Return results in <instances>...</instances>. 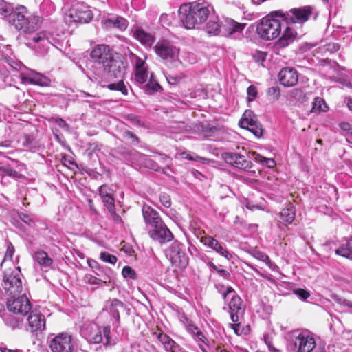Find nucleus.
<instances>
[{"label": "nucleus", "instance_id": "obj_1", "mask_svg": "<svg viewBox=\"0 0 352 352\" xmlns=\"http://www.w3.org/2000/svg\"><path fill=\"white\" fill-rule=\"evenodd\" d=\"M94 63L93 73L96 81H109L123 76L124 69L122 63L114 58L109 46L96 45L90 52Z\"/></svg>", "mask_w": 352, "mask_h": 352}, {"label": "nucleus", "instance_id": "obj_2", "mask_svg": "<svg viewBox=\"0 0 352 352\" xmlns=\"http://www.w3.org/2000/svg\"><path fill=\"white\" fill-rule=\"evenodd\" d=\"M213 11V8L205 0H197L182 4L179 9V16L185 28L192 29L206 22Z\"/></svg>", "mask_w": 352, "mask_h": 352}, {"label": "nucleus", "instance_id": "obj_3", "mask_svg": "<svg viewBox=\"0 0 352 352\" xmlns=\"http://www.w3.org/2000/svg\"><path fill=\"white\" fill-rule=\"evenodd\" d=\"M43 23V18L40 16L30 13L27 8L19 6L14 8L11 14L10 23L23 33L30 34L36 31Z\"/></svg>", "mask_w": 352, "mask_h": 352}, {"label": "nucleus", "instance_id": "obj_4", "mask_svg": "<svg viewBox=\"0 0 352 352\" xmlns=\"http://www.w3.org/2000/svg\"><path fill=\"white\" fill-rule=\"evenodd\" d=\"M281 10L274 11L263 17L257 25L256 32L264 40H273L280 35L283 26Z\"/></svg>", "mask_w": 352, "mask_h": 352}, {"label": "nucleus", "instance_id": "obj_5", "mask_svg": "<svg viewBox=\"0 0 352 352\" xmlns=\"http://www.w3.org/2000/svg\"><path fill=\"white\" fill-rule=\"evenodd\" d=\"M21 276L20 267L6 270L2 278V288L13 297L21 294L23 289Z\"/></svg>", "mask_w": 352, "mask_h": 352}, {"label": "nucleus", "instance_id": "obj_6", "mask_svg": "<svg viewBox=\"0 0 352 352\" xmlns=\"http://www.w3.org/2000/svg\"><path fill=\"white\" fill-rule=\"evenodd\" d=\"M225 302L228 305V311L230 313L232 322H239V318L245 311L243 300L232 287H227L222 294Z\"/></svg>", "mask_w": 352, "mask_h": 352}, {"label": "nucleus", "instance_id": "obj_7", "mask_svg": "<svg viewBox=\"0 0 352 352\" xmlns=\"http://www.w3.org/2000/svg\"><path fill=\"white\" fill-rule=\"evenodd\" d=\"M294 345L297 352H311L317 351L316 339L314 334L308 330L294 332Z\"/></svg>", "mask_w": 352, "mask_h": 352}, {"label": "nucleus", "instance_id": "obj_8", "mask_svg": "<svg viewBox=\"0 0 352 352\" xmlns=\"http://www.w3.org/2000/svg\"><path fill=\"white\" fill-rule=\"evenodd\" d=\"M166 256L175 266L184 268L188 263V258L185 253V245L178 241H175L165 250Z\"/></svg>", "mask_w": 352, "mask_h": 352}, {"label": "nucleus", "instance_id": "obj_9", "mask_svg": "<svg viewBox=\"0 0 352 352\" xmlns=\"http://www.w3.org/2000/svg\"><path fill=\"white\" fill-rule=\"evenodd\" d=\"M314 8L311 6H305L299 8H292L286 12L281 11L280 16L283 17L284 21L292 24H303L307 21L313 13Z\"/></svg>", "mask_w": 352, "mask_h": 352}, {"label": "nucleus", "instance_id": "obj_10", "mask_svg": "<svg viewBox=\"0 0 352 352\" xmlns=\"http://www.w3.org/2000/svg\"><path fill=\"white\" fill-rule=\"evenodd\" d=\"M52 352H74V340L68 333H60L54 337L49 344Z\"/></svg>", "mask_w": 352, "mask_h": 352}, {"label": "nucleus", "instance_id": "obj_11", "mask_svg": "<svg viewBox=\"0 0 352 352\" xmlns=\"http://www.w3.org/2000/svg\"><path fill=\"white\" fill-rule=\"evenodd\" d=\"M241 128L248 129L256 137H261L263 129L261 123L258 121L256 115L251 110H246L242 118L239 121Z\"/></svg>", "mask_w": 352, "mask_h": 352}, {"label": "nucleus", "instance_id": "obj_12", "mask_svg": "<svg viewBox=\"0 0 352 352\" xmlns=\"http://www.w3.org/2000/svg\"><path fill=\"white\" fill-rule=\"evenodd\" d=\"M15 296H11L7 301L8 309L14 314H20L21 316H26L31 310V303L28 298L22 295L17 298Z\"/></svg>", "mask_w": 352, "mask_h": 352}, {"label": "nucleus", "instance_id": "obj_13", "mask_svg": "<svg viewBox=\"0 0 352 352\" xmlns=\"http://www.w3.org/2000/svg\"><path fill=\"white\" fill-rule=\"evenodd\" d=\"M157 56L168 61H174L178 58L179 49L168 41H159L154 47Z\"/></svg>", "mask_w": 352, "mask_h": 352}, {"label": "nucleus", "instance_id": "obj_14", "mask_svg": "<svg viewBox=\"0 0 352 352\" xmlns=\"http://www.w3.org/2000/svg\"><path fill=\"white\" fill-rule=\"evenodd\" d=\"M221 157L226 163L235 168L242 170H249L252 168L250 160L243 155L232 152H225L222 153Z\"/></svg>", "mask_w": 352, "mask_h": 352}, {"label": "nucleus", "instance_id": "obj_15", "mask_svg": "<svg viewBox=\"0 0 352 352\" xmlns=\"http://www.w3.org/2000/svg\"><path fill=\"white\" fill-rule=\"evenodd\" d=\"M152 335L161 343L166 352H186L172 338L165 333L162 329H157Z\"/></svg>", "mask_w": 352, "mask_h": 352}, {"label": "nucleus", "instance_id": "obj_16", "mask_svg": "<svg viewBox=\"0 0 352 352\" xmlns=\"http://www.w3.org/2000/svg\"><path fill=\"white\" fill-rule=\"evenodd\" d=\"M70 18L76 23H87L93 17L89 7L83 3H76L70 10Z\"/></svg>", "mask_w": 352, "mask_h": 352}, {"label": "nucleus", "instance_id": "obj_17", "mask_svg": "<svg viewBox=\"0 0 352 352\" xmlns=\"http://www.w3.org/2000/svg\"><path fill=\"white\" fill-rule=\"evenodd\" d=\"M283 25L282 35L276 41V45L279 47H287L296 40L298 34L293 26L294 24L283 21Z\"/></svg>", "mask_w": 352, "mask_h": 352}, {"label": "nucleus", "instance_id": "obj_18", "mask_svg": "<svg viewBox=\"0 0 352 352\" xmlns=\"http://www.w3.org/2000/svg\"><path fill=\"white\" fill-rule=\"evenodd\" d=\"M200 242L228 260L232 258V254L226 250V247L214 237L204 235L201 237Z\"/></svg>", "mask_w": 352, "mask_h": 352}, {"label": "nucleus", "instance_id": "obj_19", "mask_svg": "<svg viewBox=\"0 0 352 352\" xmlns=\"http://www.w3.org/2000/svg\"><path fill=\"white\" fill-rule=\"evenodd\" d=\"M27 321L28 323L27 330L32 333L42 331L45 329V318L40 312L30 310Z\"/></svg>", "mask_w": 352, "mask_h": 352}, {"label": "nucleus", "instance_id": "obj_20", "mask_svg": "<svg viewBox=\"0 0 352 352\" xmlns=\"http://www.w3.org/2000/svg\"><path fill=\"white\" fill-rule=\"evenodd\" d=\"M20 78L23 83L39 86H47L50 82L46 76L34 70H28L25 73H21Z\"/></svg>", "mask_w": 352, "mask_h": 352}, {"label": "nucleus", "instance_id": "obj_21", "mask_svg": "<svg viewBox=\"0 0 352 352\" xmlns=\"http://www.w3.org/2000/svg\"><path fill=\"white\" fill-rule=\"evenodd\" d=\"M280 83L285 87H293L298 81V73L292 67H284L278 75Z\"/></svg>", "mask_w": 352, "mask_h": 352}, {"label": "nucleus", "instance_id": "obj_22", "mask_svg": "<svg viewBox=\"0 0 352 352\" xmlns=\"http://www.w3.org/2000/svg\"><path fill=\"white\" fill-rule=\"evenodd\" d=\"M82 333L90 343L98 344L103 340L102 330L96 324H89L85 325L82 329Z\"/></svg>", "mask_w": 352, "mask_h": 352}, {"label": "nucleus", "instance_id": "obj_23", "mask_svg": "<svg viewBox=\"0 0 352 352\" xmlns=\"http://www.w3.org/2000/svg\"><path fill=\"white\" fill-rule=\"evenodd\" d=\"M148 234L152 239L160 243L169 242L173 239V234L164 223L150 230Z\"/></svg>", "mask_w": 352, "mask_h": 352}, {"label": "nucleus", "instance_id": "obj_24", "mask_svg": "<svg viewBox=\"0 0 352 352\" xmlns=\"http://www.w3.org/2000/svg\"><path fill=\"white\" fill-rule=\"evenodd\" d=\"M142 211L145 223L151 226L153 229L164 223L160 214L150 206L144 205Z\"/></svg>", "mask_w": 352, "mask_h": 352}, {"label": "nucleus", "instance_id": "obj_25", "mask_svg": "<svg viewBox=\"0 0 352 352\" xmlns=\"http://www.w3.org/2000/svg\"><path fill=\"white\" fill-rule=\"evenodd\" d=\"M245 25V23H238L231 18L226 17L221 21V36H227L241 32Z\"/></svg>", "mask_w": 352, "mask_h": 352}, {"label": "nucleus", "instance_id": "obj_26", "mask_svg": "<svg viewBox=\"0 0 352 352\" xmlns=\"http://www.w3.org/2000/svg\"><path fill=\"white\" fill-rule=\"evenodd\" d=\"M125 308L124 304L118 299L113 298L107 301L106 309L109 314L115 319L116 324H113L116 327L120 325V311L124 310Z\"/></svg>", "mask_w": 352, "mask_h": 352}, {"label": "nucleus", "instance_id": "obj_27", "mask_svg": "<svg viewBox=\"0 0 352 352\" xmlns=\"http://www.w3.org/2000/svg\"><path fill=\"white\" fill-rule=\"evenodd\" d=\"M135 67V80L139 85H144L146 82L148 77V68L145 61L140 57H136Z\"/></svg>", "mask_w": 352, "mask_h": 352}, {"label": "nucleus", "instance_id": "obj_28", "mask_svg": "<svg viewBox=\"0 0 352 352\" xmlns=\"http://www.w3.org/2000/svg\"><path fill=\"white\" fill-rule=\"evenodd\" d=\"M54 38L52 34L46 31H41L32 37V41L38 45V47H43V52L47 51L50 46L53 45Z\"/></svg>", "mask_w": 352, "mask_h": 352}, {"label": "nucleus", "instance_id": "obj_29", "mask_svg": "<svg viewBox=\"0 0 352 352\" xmlns=\"http://www.w3.org/2000/svg\"><path fill=\"white\" fill-rule=\"evenodd\" d=\"M34 260L38 263L42 270L45 272L52 269L53 259L50 257L47 253L43 250L36 251L34 256Z\"/></svg>", "mask_w": 352, "mask_h": 352}, {"label": "nucleus", "instance_id": "obj_30", "mask_svg": "<svg viewBox=\"0 0 352 352\" xmlns=\"http://www.w3.org/2000/svg\"><path fill=\"white\" fill-rule=\"evenodd\" d=\"M133 37L146 47H151L155 42V36L140 27H137L133 33Z\"/></svg>", "mask_w": 352, "mask_h": 352}, {"label": "nucleus", "instance_id": "obj_31", "mask_svg": "<svg viewBox=\"0 0 352 352\" xmlns=\"http://www.w3.org/2000/svg\"><path fill=\"white\" fill-rule=\"evenodd\" d=\"M103 25L107 29L118 28L121 31L125 30L128 27V21L122 16H116L107 19Z\"/></svg>", "mask_w": 352, "mask_h": 352}, {"label": "nucleus", "instance_id": "obj_32", "mask_svg": "<svg viewBox=\"0 0 352 352\" xmlns=\"http://www.w3.org/2000/svg\"><path fill=\"white\" fill-rule=\"evenodd\" d=\"M99 195L107 208L115 206V199L113 197V190L107 185H102L99 188Z\"/></svg>", "mask_w": 352, "mask_h": 352}, {"label": "nucleus", "instance_id": "obj_33", "mask_svg": "<svg viewBox=\"0 0 352 352\" xmlns=\"http://www.w3.org/2000/svg\"><path fill=\"white\" fill-rule=\"evenodd\" d=\"M181 320L184 324L186 330L193 336L195 338L204 342V340L206 339L204 335L192 320H189L186 316H182Z\"/></svg>", "mask_w": 352, "mask_h": 352}, {"label": "nucleus", "instance_id": "obj_34", "mask_svg": "<svg viewBox=\"0 0 352 352\" xmlns=\"http://www.w3.org/2000/svg\"><path fill=\"white\" fill-rule=\"evenodd\" d=\"M142 89L146 94L152 95L162 91V87L156 79L153 72L149 74V80L147 83L142 85Z\"/></svg>", "mask_w": 352, "mask_h": 352}, {"label": "nucleus", "instance_id": "obj_35", "mask_svg": "<svg viewBox=\"0 0 352 352\" xmlns=\"http://www.w3.org/2000/svg\"><path fill=\"white\" fill-rule=\"evenodd\" d=\"M210 19L206 25V31L210 35H221V23L219 24L217 16H210Z\"/></svg>", "mask_w": 352, "mask_h": 352}, {"label": "nucleus", "instance_id": "obj_36", "mask_svg": "<svg viewBox=\"0 0 352 352\" xmlns=\"http://www.w3.org/2000/svg\"><path fill=\"white\" fill-rule=\"evenodd\" d=\"M336 253L338 255L352 259V238L345 243L342 244L336 250Z\"/></svg>", "mask_w": 352, "mask_h": 352}, {"label": "nucleus", "instance_id": "obj_37", "mask_svg": "<svg viewBox=\"0 0 352 352\" xmlns=\"http://www.w3.org/2000/svg\"><path fill=\"white\" fill-rule=\"evenodd\" d=\"M279 217L282 221L288 224H291L295 219L296 213L293 206H289L283 209L279 214Z\"/></svg>", "mask_w": 352, "mask_h": 352}, {"label": "nucleus", "instance_id": "obj_38", "mask_svg": "<svg viewBox=\"0 0 352 352\" xmlns=\"http://www.w3.org/2000/svg\"><path fill=\"white\" fill-rule=\"evenodd\" d=\"M14 12V9L11 5L7 3L3 0H0V14L3 17H7L9 23L10 19H11V14H12Z\"/></svg>", "mask_w": 352, "mask_h": 352}, {"label": "nucleus", "instance_id": "obj_39", "mask_svg": "<svg viewBox=\"0 0 352 352\" xmlns=\"http://www.w3.org/2000/svg\"><path fill=\"white\" fill-rule=\"evenodd\" d=\"M20 142L27 150H32L37 146V142L35 138L31 135H24L21 138Z\"/></svg>", "mask_w": 352, "mask_h": 352}, {"label": "nucleus", "instance_id": "obj_40", "mask_svg": "<svg viewBox=\"0 0 352 352\" xmlns=\"http://www.w3.org/2000/svg\"><path fill=\"white\" fill-rule=\"evenodd\" d=\"M23 319L16 316H9L6 318V324L12 329H21L23 326Z\"/></svg>", "mask_w": 352, "mask_h": 352}, {"label": "nucleus", "instance_id": "obj_41", "mask_svg": "<svg viewBox=\"0 0 352 352\" xmlns=\"http://www.w3.org/2000/svg\"><path fill=\"white\" fill-rule=\"evenodd\" d=\"M328 109L324 100L319 97L315 98L312 103V112L327 111Z\"/></svg>", "mask_w": 352, "mask_h": 352}, {"label": "nucleus", "instance_id": "obj_42", "mask_svg": "<svg viewBox=\"0 0 352 352\" xmlns=\"http://www.w3.org/2000/svg\"><path fill=\"white\" fill-rule=\"evenodd\" d=\"M102 333L104 336V345L105 346H113L116 344V341L111 336V327L110 326H104L102 329Z\"/></svg>", "mask_w": 352, "mask_h": 352}, {"label": "nucleus", "instance_id": "obj_43", "mask_svg": "<svg viewBox=\"0 0 352 352\" xmlns=\"http://www.w3.org/2000/svg\"><path fill=\"white\" fill-rule=\"evenodd\" d=\"M107 87L110 90L120 91L124 96L128 94L127 88L122 80H119L118 82L108 84Z\"/></svg>", "mask_w": 352, "mask_h": 352}, {"label": "nucleus", "instance_id": "obj_44", "mask_svg": "<svg viewBox=\"0 0 352 352\" xmlns=\"http://www.w3.org/2000/svg\"><path fill=\"white\" fill-rule=\"evenodd\" d=\"M252 155L256 162L265 164L268 168H273L276 165L275 161L272 159L264 157L256 153H252Z\"/></svg>", "mask_w": 352, "mask_h": 352}, {"label": "nucleus", "instance_id": "obj_45", "mask_svg": "<svg viewBox=\"0 0 352 352\" xmlns=\"http://www.w3.org/2000/svg\"><path fill=\"white\" fill-rule=\"evenodd\" d=\"M122 136L124 139L129 140L131 144L136 145L139 143V138L131 131H124L122 132Z\"/></svg>", "mask_w": 352, "mask_h": 352}, {"label": "nucleus", "instance_id": "obj_46", "mask_svg": "<svg viewBox=\"0 0 352 352\" xmlns=\"http://www.w3.org/2000/svg\"><path fill=\"white\" fill-rule=\"evenodd\" d=\"M250 254L255 258H256L259 261H261L267 264L270 263L269 256L266 254H265L256 249L252 250Z\"/></svg>", "mask_w": 352, "mask_h": 352}, {"label": "nucleus", "instance_id": "obj_47", "mask_svg": "<svg viewBox=\"0 0 352 352\" xmlns=\"http://www.w3.org/2000/svg\"><path fill=\"white\" fill-rule=\"evenodd\" d=\"M0 174H5L14 178L20 177V174L10 166H0Z\"/></svg>", "mask_w": 352, "mask_h": 352}, {"label": "nucleus", "instance_id": "obj_48", "mask_svg": "<svg viewBox=\"0 0 352 352\" xmlns=\"http://www.w3.org/2000/svg\"><path fill=\"white\" fill-rule=\"evenodd\" d=\"M14 245L12 244L11 242L10 241H7L6 242V254L4 256V258L2 260V261L1 262V266L2 265L3 263L7 260V259H10L12 260V256H13V254L14 253Z\"/></svg>", "mask_w": 352, "mask_h": 352}, {"label": "nucleus", "instance_id": "obj_49", "mask_svg": "<svg viewBox=\"0 0 352 352\" xmlns=\"http://www.w3.org/2000/svg\"><path fill=\"white\" fill-rule=\"evenodd\" d=\"M267 96L273 100H277L280 96V90L278 87H272L267 91Z\"/></svg>", "mask_w": 352, "mask_h": 352}, {"label": "nucleus", "instance_id": "obj_50", "mask_svg": "<svg viewBox=\"0 0 352 352\" xmlns=\"http://www.w3.org/2000/svg\"><path fill=\"white\" fill-rule=\"evenodd\" d=\"M100 258L104 262L111 264H115L118 261V258L115 255L111 254L107 252H101Z\"/></svg>", "mask_w": 352, "mask_h": 352}, {"label": "nucleus", "instance_id": "obj_51", "mask_svg": "<svg viewBox=\"0 0 352 352\" xmlns=\"http://www.w3.org/2000/svg\"><path fill=\"white\" fill-rule=\"evenodd\" d=\"M126 120L129 121L131 124L138 126H144V123L142 121L139 116L135 114H128L126 116Z\"/></svg>", "mask_w": 352, "mask_h": 352}, {"label": "nucleus", "instance_id": "obj_52", "mask_svg": "<svg viewBox=\"0 0 352 352\" xmlns=\"http://www.w3.org/2000/svg\"><path fill=\"white\" fill-rule=\"evenodd\" d=\"M109 215L113 222L116 224H122V220L121 217L116 212L115 206L107 208Z\"/></svg>", "mask_w": 352, "mask_h": 352}, {"label": "nucleus", "instance_id": "obj_53", "mask_svg": "<svg viewBox=\"0 0 352 352\" xmlns=\"http://www.w3.org/2000/svg\"><path fill=\"white\" fill-rule=\"evenodd\" d=\"M248 98L247 100L248 102L253 101L257 96V88L254 85H250L247 89Z\"/></svg>", "mask_w": 352, "mask_h": 352}, {"label": "nucleus", "instance_id": "obj_54", "mask_svg": "<svg viewBox=\"0 0 352 352\" xmlns=\"http://www.w3.org/2000/svg\"><path fill=\"white\" fill-rule=\"evenodd\" d=\"M122 274L124 278H129L131 279L135 278V272L129 266H124L122 269Z\"/></svg>", "mask_w": 352, "mask_h": 352}, {"label": "nucleus", "instance_id": "obj_55", "mask_svg": "<svg viewBox=\"0 0 352 352\" xmlns=\"http://www.w3.org/2000/svg\"><path fill=\"white\" fill-rule=\"evenodd\" d=\"M267 53L261 51H257L252 54V58L255 62L263 63L266 59Z\"/></svg>", "mask_w": 352, "mask_h": 352}, {"label": "nucleus", "instance_id": "obj_56", "mask_svg": "<svg viewBox=\"0 0 352 352\" xmlns=\"http://www.w3.org/2000/svg\"><path fill=\"white\" fill-rule=\"evenodd\" d=\"M173 19L172 15L167 14H162L160 18V22L162 26H168L172 23V19Z\"/></svg>", "mask_w": 352, "mask_h": 352}, {"label": "nucleus", "instance_id": "obj_57", "mask_svg": "<svg viewBox=\"0 0 352 352\" xmlns=\"http://www.w3.org/2000/svg\"><path fill=\"white\" fill-rule=\"evenodd\" d=\"M294 293L299 297L301 300H306L310 296V294L308 291L298 288L294 290Z\"/></svg>", "mask_w": 352, "mask_h": 352}, {"label": "nucleus", "instance_id": "obj_58", "mask_svg": "<svg viewBox=\"0 0 352 352\" xmlns=\"http://www.w3.org/2000/svg\"><path fill=\"white\" fill-rule=\"evenodd\" d=\"M160 201L161 204L166 208H169L171 206L170 197L166 193L160 194Z\"/></svg>", "mask_w": 352, "mask_h": 352}, {"label": "nucleus", "instance_id": "obj_59", "mask_svg": "<svg viewBox=\"0 0 352 352\" xmlns=\"http://www.w3.org/2000/svg\"><path fill=\"white\" fill-rule=\"evenodd\" d=\"M263 340L270 351L279 352V351L273 346L272 338L268 335H264Z\"/></svg>", "mask_w": 352, "mask_h": 352}, {"label": "nucleus", "instance_id": "obj_60", "mask_svg": "<svg viewBox=\"0 0 352 352\" xmlns=\"http://www.w3.org/2000/svg\"><path fill=\"white\" fill-rule=\"evenodd\" d=\"M90 284H92V285H96V284H99L100 283H106L107 280H103L102 278H98L96 276H93V275H91L89 278H88V280H87Z\"/></svg>", "mask_w": 352, "mask_h": 352}, {"label": "nucleus", "instance_id": "obj_61", "mask_svg": "<svg viewBox=\"0 0 352 352\" xmlns=\"http://www.w3.org/2000/svg\"><path fill=\"white\" fill-rule=\"evenodd\" d=\"M186 158L189 160L195 161V162H204L208 160L206 158L198 156L195 154H194V155L188 154V155H187Z\"/></svg>", "mask_w": 352, "mask_h": 352}, {"label": "nucleus", "instance_id": "obj_62", "mask_svg": "<svg viewBox=\"0 0 352 352\" xmlns=\"http://www.w3.org/2000/svg\"><path fill=\"white\" fill-rule=\"evenodd\" d=\"M55 122L60 128L65 129V131L69 130V124L63 119L60 118H56Z\"/></svg>", "mask_w": 352, "mask_h": 352}, {"label": "nucleus", "instance_id": "obj_63", "mask_svg": "<svg viewBox=\"0 0 352 352\" xmlns=\"http://www.w3.org/2000/svg\"><path fill=\"white\" fill-rule=\"evenodd\" d=\"M229 326L234 330L236 335L239 336L242 333V331L241 330V324L239 322L229 324Z\"/></svg>", "mask_w": 352, "mask_h": 352}, {"label": "nucleus", "instance_id": "obj_64", "mask_svg": "<svg viewBox=\"0 0 352 352\" xmlns=\"http://www.w3.org/2000/svg\"><path fill=\"white\" fill-rule=\"evenodd\" d=\"M340 49V45L338 43H331L327 45V50L331 52H337Z\"/></svg>", "mask_w": 352, "mask_h": 352}]
</instances>
